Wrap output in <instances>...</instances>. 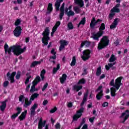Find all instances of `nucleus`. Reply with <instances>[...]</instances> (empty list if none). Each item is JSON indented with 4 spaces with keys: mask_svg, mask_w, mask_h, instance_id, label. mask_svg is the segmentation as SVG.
<instances>
[{
    "mask_svg": "<svg viewBox=\"0 0 129 129\" xmlns=\"http://www.w3.org/2000/svg\"><path fill=\"white\" fill-rule=\"evenodd\" d=\"M26 49L27 46L22 48V46L20 45H14L9 48V45H8L7 43H6L4 45L5 54H8L9 56H12V51L15 56H20V55L23 54L26 51Z\"/></svg>",
    "mask_w": 129,
    "mask_h": 129,
    "instance_id": "obj_1",
    "label": "nucleus"
},
{
    "mask_svg": "<svg viewBox=\"0 0 129 129\" xmlns=\"http://www.w3.org/2000/svg\"><path fill=\"white\" fill-rule=\"evenodd\" d=\"M104 30H105V24L102 23L99 28V31L96 34L93 33L91 38L95 41H99V38L103 35Z\"/></svg>",
    "mask_w": 129,
    "mask_h": 129,
    "instance_id": "obj_2",
    "label": "nucleus"
},
{
    "mask_svg": "<svg viewBox=\"0 0 129 129\" xmlns=\"http://www.w3.org/2000/svg\"><path fill=\"white\" fill-rule=\"evenodd\" d=\"M109 45V39L108 36H103L98 44V50H102L106 48Z\"/></svg>",
    "mask_w": 129,
    "mask_h": 129,
    "instance_id": "obj_3",
    "label": "nucleus"
},
{
    "mask_svg": "<svg viewBox=\"0 0 129 129\" xmlns=\"http://www.w3.org/2000/svg\"><path fill=\"white\" fill-rule=\"evenodd\" d=\"M42 35L43 36L41 39L42 42L45 46H47L49 43L48 41L50 40V37H49L50 35V30H49V27L45 28Z\"/></svg>",
    "mask_w": 129,
    "mask_h": 129,
    "instance_id": "obj_4",
    "label": "nucleus"
},
{
    "mask_svg": "<svg viewBox=\"0 0 129 129\" xmlns=\"http://www.w3.org/2000/svg\"><path fill=\"white\" fill-rule=\"evenodd\" d=\"M39 94L35 93L31 96L30 99L29 101V98L26 97L25 98V103L23 105L24 107L27 108L28 106H30V104H32V101L35 100V98H37L39 96Z\"/></svg>",
    "mask_w": 129,
    "mask_h": 129,
    "instance_id": "obj_5",
    "label": "nucleus"
},
{
    "mask_svg": "<svg viewBox=\"0 0 129 129\" xmlns=\"http://www.w3.org/2000/svg\"><path fill=\"white\" fill-rule=\"evenodd\" d=\"M119 7H120V4H117L111 10L110 13L109 14L108 18L109 20H112L113 17L115 16L114 13H120V10H119Z\"/></svg>",
    "mask_w": 129,
    "mask_h": 129,
    "instance_id": "obj_6",
    "label": "nucleus"
},
{
    "mask_svg": "<svg viewBox=\"0 0 129 129\" xmlns=\"http://www.w3.org/2000/svg\"><path fill=\"white\" fill-rule=\"evenodd\" d=\"M98 91H100L98 92ZM95 92H98L96 96L97 100H100L103 97V90H102V86H99L95 90Z\"/></svg>",
    "mask_w": 129,
    "mask_h": 129,
    "instance_id": "obj_7",
    "label": "nucleus"
},
{
    "mask_svg": "<svg viewBox=\"0 0 129 129\" xmlns=\"http://www.w3.org/2000/svg\"><path fill=\"white\" fill-rule=\"evenodd\" d=\"M91 53V51L89 49H86L83 52V56H82V59L84 60V61H86V60H88L89 58H90V54Z\"/></svg>",
    "mask_w": 129,
    "mask_h": 129,
    "instance_id": "obj_8",
    "label": "nucleus"
},
{
    "mask_svg": "<svg viewBox=\"0 0 129 129\" xmlns=\"http://www.w3.org/2000/svg\"><path fill=\"white\" fill-rule=\"evenodd\" d=\"M22 29L21 26H17L13 31L15 37H16V38H19V37L22 35Z\"/></svg>",
    "mask_w": 129,
    "mask_h": 129,
    "instance_id": "obj_9",
    "label": "nucleus"
},
{
    "mask_svg": "<svg viewBox=\"0 0 129 129\" xmlns=\"http://www.w3.org/2000/svg\"><path fill=\"white\" fill-rule=\"evenodd\" d=\"M122 77H119L115 80L114 88L116 90H118L120 86L121 85V80H122Z\"/></svg>",
    "mask_w": 129,
    "mask_h": 129,
    "instance_id": "obj_10",
    "label": "nucleus"
},
{
    "mask_svg": "<svg viewBox=\"0 0 129 129\" xmlns=\"http://www.w3.org/2000/svg\"><path fill=\"white\" fill-rule=\"evenodd\" d=\"M102 22V20L98 19L97 20L95 19V17H93L91 23L90 24V27L91 29H94V28L96 26V24L99 22Z\"/></svg>",
    "mask_w": 129,
    "mask_h": 129,
    "instance_id": "obj_11",
    "label": "nucleus"
},
{
    "mask_svg": "<svg viewBox=\"0 0 129 129\" xmlns=\"http://www.w3.org/2000/svg\"><path fill=\"white\" fill-rule=\"evenodd\" d=\"M16 74H17L16 72H13L11 74L10 72L7 74V77H9V80H10V83H15V77L16 76Z\"/></svg>",
    "mask_w": 129,
    "mask_h": 129,
    "instance_id": "obj_12",
    "label": "nucleus"
},
{
    "mask_svg": "<svg viewBox=\"0 0 129 129\" xmlns=\"http://www.w3.org/2000/svg\"><path fill=\"white\" fill-rule=\"evenodd\" d=\"M60 14H59V20L61 21L62 19H63V17H64V15L65 14V3H62L61 6L59 9Z\"/></svg>",
    "mask_w": 129,
    "mask_h": 129,
    "instance_id": "obj_13",
    "label": "nucleus"
},
{
    "mask_svg": "<svg viewBox=\"0 0 129 129\" xmlns=\"http://www.w3.org/2000/svg\"><path fill=\"white\" fill-rule=\"evenodd\" d=\"M63 0H56L55 4H54V7L55 9H56V12H58L60 6H61V3H63Z\"/></svg>",
    "mask_w": 129,
    "mask_h": 129,
    "instance_id": "obj_14",
    "label": "nucleus"
},
{
    "mask_svg": "<svg viewBox=\"0 0 129 129\" xmlns=\"http://www.w3.org/2000/svg\"><path fill=\"white\" fill-rule=\"evenodd\" d=\"M7 102H8V100L7 99L1 102L2 105L0 106V110L1 111H5L6 107H7Z\"/></svg>",
    "mask_w": 129,
    "mask_h": 129,
    "instance_id": "obj_15",
    "label": "nucleus"
},
{
    "mask_svg": "<svg viewBox=\"0 0 129 129\" xmlns=\"http://www.w3.org/2000/svg\"><path fill=\"white\" fill-rule=\"evenodd\" d=\"M91 42L87 40H85L82 42L81 43L80 48H83L85 46L86 48H88L89 46H90Z\"/></svg>",
    "mask_w": 129,
    "mask_h": 129,
    "instance_id": "obj_16",
    "label": "nucleus"
},
{
    "mask_svg": "<svg viewBox=\"0 0 129 129\" xmlns=\"http://www.w3.org/2000/svg\"><path fill=\"white\" fill-rule=\"evenodd\" d=\"M87 97H88V91H87L84 95L82 102L81 103V106H83V105H84V103H85L87 100Z\"/></svg>",
    "mask_w": 129,
    "mask_h": 129,
    "instance_id": "obj_17",
    "label": "nucleus"
},
{
    "mask_svg": "<svg viewBox=\"0 0 129 129\" xmlns=\"http://www.w3.org/2000/svg\"><path fill=\"white\" fill-rule=\"evenodd\" d=\"M74 3L77 5L80 8H83L84 7V1L83 0H74Z\"/></svg>",
    "mask_w": 129,
    "mask_h": 129,
    "instance_id": "obj_18",
    "label": "nucleus"
},
{
    "mask_svg": "<svg viewBox=\"0 0 129 129\" xmlns=\"http://www.w3.org/2000/svg\"><path fill=\"white\" fill-rule=\"evenodd\" d=\"M118 18H116L114 20V21L112 23V24L110 26V29L111 30H112L113 29H115L116 28V26H117Z\"/></svg>",
    "mask_w": 129,
    "mask_h": 129,
    "instance_id": "obj_19",
    "label": "nucleus"
},
{
    "mask_svg": "<svg viewBox=\"0 0 129 129\" xmlns=\"http://www.w3.org/2000/svg\"><path fill=\"white\" fill-rule=\"evenodd\" d=\"M52 12H53V4L52 3H49L47 7V11L46 14L47 15H50Z\"/></svg>",
    "mask_w": 129,
    "mask_h": 129,
    "instance_id": "obj_20",
    "label": "nucleus"
},
{
    "mask_svg": "<svg viewBox=\"0 0 129 129\" xmlns=\"http://www.w3.org/2000/svg\"><path fill=\"white\" fill-rule=\"evenodd\" d=\"M67 80V75L66 74H63L61 77L59 78V81L61 84H64V83Z\"/></svg>",
    "mask_w": 129,
    "mask_h": 129,
    "instance_id": "obj_21",
    "label": "nucleus"
},
{
    "mask_svg": "<svg viewBox=\"0 0 129 129\" xmlns=\"http://www.w3.org/2000/svg\"><path fill=\"white\" fill-rule=\"evenodd\" d=\"M40 82H41V78L40 76H37L34 80L32 82V84L38 85V84L40 83Z\"/></svg>",
    "mask_w": 129,
    "mask_h": 129,
    "instance_id": "obj_22",
    "label": "nucleus"
},
{
    "mask_svg": "<svg viewBox=\"0 0 129 129\" xmlns=\"http://www.w3.org/2000/svg\"><path fill=\"white\" fill-rule=\"evenodd\" d=\"M116 89L115 87H111L110 88L111 96L114 97L116 95Z\"/></svg>",
    "mask_w": 129,
    "mask_h": 129,
    "instance_id": "obj_23",
    "label": "nucleus"
},
{
    "mask_svg": "<svg viewBox=\"0 0 129 129\" xmlns=\"http://www.w3.org/2000/svg\"><path fill=\"white\" fill-rule=\"evenodd\" d=\"M47 121L44 120L43 122H38V129H43L45 126Z\"/></svg>",
    "mask_w": 129,
    "mask_h": 129,
    "instance_id": "obj_24",
    "label": "nucleus"
},
{
    "mask_svg": "<svg viewBox=\"0 0 129 129\" xmlns=\"http://www.w3.org/2000/svg\"><path fill=\"white\" fill-rule=\"evenodd\" d=\"M37 85L35 84H32V85L31 86V89H30V92L33 93L35 92L36 91H38V89L36 88V86Z\"/></svg>",
    "mask_w": 129,
    "mask_h": 129,
    "instance_id": "obj_25",
    "label": "nucleus"
},
{
    "mask_svg": "<svg viewBox=\"0 0 129 129\" xmlns=\"http://www.w3.org/2000/svg\"><path fill=\"white\" fill-rule=\"evenodd\" d=\"M85 23H86V18L85 17H84L79 22L78 25V28H79V27H80V25H83V26H84V25H85Z\"/></svg>",
    "mask_w": 129,
    "mask_h": 129,
    "instance_id": "obj_26",
    "label": "nucleus"
},
{
    "mask_svg": "<svg viewBox=\"0 0 129 129\" xmlns=\"http://www.w3.org/2000/svg\"><path fill=\"white\" fill-rule=\"evenodd\" d=\"M40 64H41V61H34L33 62H32L30 65V67H36V66H37V65H40Z\"/></svg>",
    "mask_w": 129,
    "mask_h": 129,
    "instance_id": "obj_27",
    "label": "nucleus"
},
{
    "mask_svg": "<svg viewBox=\"0 0 129 129\" xmlns=\"http://www.w3.org/2000/svg\"><path fill=\"white\" fill-rule=\"evenodd\" d=\"M101 75V67H99L96 72V76L99 77Z\"/></svg>",
    "mask_w": 129,
    "mask_h": 129,
    "instance_id": "obj_28",
    "label": "nucleus"
},
{
    "mask_svg": "<svg viewBox=\"0 0 129 129\" xmlns=\"http://www.w3.org/2000/svg\"><path fill=\"white\" fill-rule=\"evenodd\" d=\"M82 87H83V86H82L75 85L74 86L73 90H76L77 91V92H78V91H79V90H81V89H82Z\"/></svg>",
    "mask_w": 129,
    "mask_h": 129,
    "instance_id": "obj_29",
    "label": "nucleus"
},
{
    "mask_svg": "<svg viewBox=\"0 0 129 129\" xmlns=\"http://www.w3.org/2000/svg\"><path fill=\"white\" fill-rule=\"evenodd\" d=\"M115 60H116V58H115V55H114V54H112L110 58L109 59V62L110 63H111L112 62H114Z\"/></svg>",
    "mask_w": 129,
    "mask_h": 129,
    "instance_id": "obj_30",
    "label": "nucleus"
},
{
    "mask_svg": "<svg viewBox=\"0 0 129 129\" xmlns=\"http://www.w3.org/2000/svg\"><path fill=\"white\" fill-rule=\"evenodd\" d=\"M80 117H81V114H79L77 113L73 116V120L76 121L78 120V118H80Z\"/></svg>",
    "mask_w": 129,
    "mask_h": 129,
    "instance_id": "obj_31",
    "label": "nucleus"
},
{
    "mask_svg": "<svg viewBox=\"0 0 129 129\" xmlns=\"http://www.w3.org/2000/svg\"><path fill=\"white\" fill-rule=\"evenodd\" d=\"M76 65V57L73 56L72 61L71 63V66H75Z\"/></svg>",
    "mask_w": 129,
    "mask_h": 129,
    "instance_id": "obj_32",
    "label": "nucleus"
},
{
    "mask_svg": "<svg viewBox=\"0 0 129 129\" xmlns=\"http://www.w3.org/2000/svg\"><path fill=\"white\" fill-rule=\"evenodd\" d=\"M74 11H75L76 14H80L81 10L78 7L76 6L74 8Z\"/></svg>",
    "mask_w": 129,
    "mask_h": 129,
    "instance_id": "obj_33",
    "label": "nucleus"
},
{
    "mask_svg": "<svg viewBox=\"0 0 129 129\" xmlns=\"http://www.w3.org/2000/svg\"><path fill=\"white\" fill-rule=\"evenodd\" d=\"M24 99L25 100V96L24 95H21L19 98V101L23 103H24Z\"/></svg>",
    "mask_w": 129,
    "mask_h": 129,
    "instance_id": "obj_34",
    "label": "nucleus"
},
{
    "mask_svg": "<svg viewBox=\"0 0 129 129\" xmlns=\"http://www.w3.org/2000/svg\"><path fill=\"white\" fill-rule=\"evenodd\" d=\"M60 45H62V46H67L68 45V41L66 40H60Z\"/></svg>",
    "mask_w": 129,
    "mask_h": 129,
    "instance_id": "obj_35",
    "label": "nucleus"
},
{
    "mask_svg": "<svg viewBox=\"0 0 129 129\" xmlns=\"http://www.w3.org/2000/svg\"><path fill=\"white\" fill-rule=\"evenodd\" d=\"M21 71H18L17 73V75L15 77L16 79H17V80H19L20 79V78H21Z\"/></svg>",
    "mask_w": 129,
    "mask_h": 129,
    "instance_id": "obj_36",
    "label": "nucleus"
},
{
    "mask_svg": "<svg viewBox=\"0 0 129 129\" xmlns=\"http://www.w3.org/2000/svg\"><path fill=\"white\" fill-rule=\"evenodd\" d=\"M84 111V108L82 107L80 108V109L77 111V113L78 114H81V115H82V112H83Z\"/></svg>",
    "mask_w": 129,
    "mask_h": 129,
    "instance_id": "obj_37",
    "label": "nucleus"
},
{
    "mask_svg": "<svg viewBox=\"0 0 129 129\" xmlns=\"http://www.w3.org/2000/svg\"><path fill=\"white\" fill-rule=\"evenodd\" d=\"M75 15V13H74V12L72 11V10H71L69 11V13H67V15L69 17H71L74 16Z\"/></svg>",
    "mask_w": 129,
    "mask_h": 129,
    "instance_id": "obj_38",
    "label": "nucleus"
},
{
    "mask_svg": "<svg viewBox=\"0 0 129 129\" xmlns=\"http://www.w3.org/2000/svg\"><path fill=\"white\" fill-rule=\"evenodd\" d=\"M85 79L84 78H82L79 81L78 84H85Z\"/></svg>",
    "mask_w": 129,
    "mask_h": 129,
    "instance_id": "obj_39",
    "label": "nucleus"
},
{
    "mask_svg": "<svg viewBox=\"0 0 129 129\" xmlns=\"http://www.w3.org/2000/svg\"><path fill=\"white\" fill-rule=\"evenodd\" d=\"M57 109H58L57 108V107L55 106V107H54L53 108L51 109L49 111V112H50V113H54V112H56V111H57Z\"/></svg>",
    "mask_w": 129,
    "mask_h": 129,
    "instance_id": "obj_40",
    "label": "nucleus"
},
{
    "mask_svg": "<svg viewBox=\"0 0 129 129\" xmlns=\"http://www.w3.org/2000/svg\"><path fill=\"white\" fill-rule=\"evenodd\" d=\"M126 113H129L128 109L126 110L125 112L122 113L121 116H120V118H122V117H123V116H124V115H125Z\"/></svg>",
    "mask_w": 129,
    "mask_h": 129,
    "instance_id": "obj_41",
    "label": "nucleus"
},
{
    "mask_svg": "<svg viewBox=\"0 0 129 129\" xmlns=\"http://www.w3.org/2000/svg\"><path fill=\"white\" fill-rule=\"evenodd\" d=\"M128 118H129V113L125 115L123 120L120 122H121L122 123H124V122H125V120H126Z\"/></svg>",
    "mask_w": 129,
    "mask_h": 129,
    "instance_id": "obj_42",
    "label": "nucleus"
},
{
    "mask_svg": "<svg viewBox=\"0 0 129 129\" xmlns=\"http://www.w3.org/2000/svg\"><path fill=\"white\" fill-rule=\"evenodd\" d=\"M19 114H18V113H16L13 114L12 116H11V118L12 119H16V117H18V116H19Z\"/></svg>",
    "mask_w": 129,
    "mask_h": 129,
    "instance_id": "obj_43",
    "label": "nucleus"
},
{
    "mask_svg": "<svg viewBox=\"0 0 129 129\" xmlns=\"http://www.w3.org/2000/svg\"><path fill=\"white\" fill-rule=\"evenodd\" d=\"M68 27L70 30H72L73 29V24L72 22H70L68 24Z\"/></svg>",
    "mask_w": 129,
    "mask_h": 129,
    "instance_id": "obj_44",
    "label": "nucleus"
},
{
    "mask_svg": "<svg viewBox=\"0 0 129 129\" xmlns=\"http://www.w3.org/2000/svg\"><path fill=\"white\" fill-rule=\"evenodd\" d=\"M28 112V111L27 110H26L25 111L21 113V115L22 116V117H23V118H26V115H27V113Z\"/></svg>",
    "mask_w": 129,
    "mask_h": 129,
    "instance_id": "obj_45",
    "label": "nucleus"
},
{
    "mask_svg": "<svg viewBox=\"0 0 129 129\" xmlns=\"http://www.w3.org/2000/svg\"><path fill=\"white\" fill-rule=\"evenodd\" d=\"M28 112V111L27 110H26L25 111L21 113V115L22 116V117H23V118H26V115H27V113Z\"/></svg>",
    "mask_w": 129,
    "mask_h": 129,
    "instance_id": "obj_46",
    "label": "nucleus"
},
{
    "mask_svg": "<svg viewBox=\"0 0 129 129\" xmlns=\"http://www.w3.org/2000/svg\"><path fill=\"white\" fill-rule=\"evenodd\" d=\"M16 110H17V113H18V114H20L21 112H22V110H23V109L22 108V107H18L16 108Z\"/></svg>",
    "mask_w": 129,
    "mask_h": 129,
    "instance_id": "obj_47",
    "label": "nucleus"
},
{
    "mask_svg": "<svg viewBox=\"0 0 129 129\" xmlns=\"http://www.w3.org/2000/svg\"><path fill=\"white\" fill-rule=\"evenodd\" d=\"M21 24V20L20 19H17L15 22V25L16 26H19V25Z\"/></svg>",
    "mask_w": 129,
    "mask_h": 129,
    "instance_id": "obj_48",
    "label": "nucleus"
},
{
    "mask_svg": "<svg viewBox=\"0 0 129 129\" xmlns=\"http://www.w3.org/2000/svg\"><path fill=\"white\" fill-rule=\"evenodd\" d=\"M38 108V104L35 103L31 107V110H36V108Z\"/></svg>",
    "mask_w": 129,
    "mask_h": 129,
    "instance_id": "obj_49",
    "label": "nucleus"
},
{
    "mask_svg": "<svg viewBox=\"0 0 129 129\" xmlns=\"http://www.w3.org/2000/svg\"><path fill=\"white\" fill-rule=\"evenodd\" d=\"M31 78H32V76H29V77H28L26 80H25V84L27 85L28 84V83H29V82H30V79H31Z\"/></svg>",
    "mask_w": 129,
    "mask_h": 129,
    "instance_id": "obj_50",
    "label": "nucleus"
},
{
    "mask_svg": "<svg viewBox=\"0 0 129 129\" xmlns=\"http://www.w3.org/2000/svg\"><path fill=\"white\" fill-rule=\"evenodd\" d=\"M109 85L110 86H113V87H114V79L111 80V81L110 82Z\"/></svg>",
    "mask_w": 129,
    "mask_h": 129,
    "instance_id": "obj_51",
    "label": "nucleus"
},
{
    "mask_svg": "<svg viewBox=\"0 0 129 129\" xmlns=\"http://www.w3.org/2000/svg\"><path fill=\"white\" fill-rule=\"evenodd\" d=\"M48 86H49V84H48V83H46L43 86V87L42 88V91H45Z\"/></svg>",
    "mask_w": 129,
    "mask_h": 129,
    "instance_id": "obj_52",
    "label": "nucleus"
},
{
    "mask_svg": "<svg viewBox=\"0 0 129 129\" xmlns=\"http://www.w3.org/2000/svg\"><path fill=\"white\" fill-rule=\"evenodd\" d=\"M9 84H10V82L8 81H6L4 83L3 86L4 87H8Z\"/></svg>",
    "mask_w": 129,
    "mask_h": 129,
    "instance_id": "obj_53",
    "label": "nucleus"
},
{
    "mask_svg": "<svg viewBox=\"0 0 129 129\" xmlns=\"http://www.w3.org/2000/svg\"><path fill=\"white\" fill-rule=\"evenodd\" d=\"M30 87H31V84H28L26 86V88L25 89V91H26V92H29V91H30Z\"/></svg>",
    "mask_w": 129,
    "mask_h": 129,
    "instance_id": "obj_54",
    "label": "nucleus"
},
{
    "mask_svg": "<svg viewBox=\"0 0 129 129\" xmlns=\"http://www.w3.org/2000/svg\"><path fill=\"white\" fill-rule=\"evenodd\" d=\"M84 123H85V118H83L82 120V122H81L80 124L79 125L80 126H82L83 125V124H84Z\"/></svg>",
    "mask_w": 129,
    "mask_h": 129,
    "instance_id": "obj_55",
    "label": "nucleus"
},
{
    "mask_svg": "<svg viewBox=\"0 0 129 129\" xmlns=\"http://www.w3.org/2000/svg\"><path fill=\"white\" fill-rule=\"evenodd\" d=\"M36 110H31V112H30V114L31 115V116H34V115H35V114H36Z\"/></svg>",
    "mask_w": 129,
    "mask_h": 129,
    "instance_id": "obj_56",
    "label": "nucleus"
},
{
    "mask_svg": "<svg viewBox=\"0 0 129 129\" xmlns=\"http://www.w3.org/2000/svg\"><path fill=\"white\" fill-rule=\"evenodd\" d=\"M102 106L103 107H106V106H108V102H105L103 103V104H102Z\"/></svg>",
    "mask_w": 129,
    "mask_h": 129,
    "instance_id": "obj_57",
    "label": "nucleus"
},
{
    "mask_svg": "<svg viewBox=\"0 0 129 129\" xmlns=\"http://www.w3.org/2000/svg\"><path fill=\"white\" fill-rule=\"evenodd\" d=\"M60 25H61V22L60 21H57L56 22V23H55L54 26L56 27L57 28H58V27L60 26Z\"/></svg>",
    "mask_w": 129,
    "mask_h": 129,
    "instance_id": "obj_58",
    "label": "nucleus"
},
{
    "mask_svg": "<svg viewBox=\"0 0 129 129\" xmlns=\"http://www.w3.org/2000/svg\"><path fill=\"white\" fill-rule=\"evenodd\" d=\"M56 129H60V127H61V125L60 124V123H57L55 125Z\"/></svg>",
    "mask_w": 129,
    "mask_h": 129,
    "instance_id": "obj_59",
    "label": "nucleus"
},
{
    "mask_svg": "<svg viewBox=\"0 0 129 129\" xmlns=\"http://www.w3.org/2000/svg\"><path fill=\"white\" fill-rule=\"evenodd\" d=\"M63 49H65V46L64 45H62L61 44H60V45L59 47V51L60 52H61V51H62V50H63Z\"/></svg>",
    "mask_w": 129,
    "mask_h": 129,
    "instance_id": "obj_60",
    "label": "nucleus"
},
{
    "mask_svg": "<svg viewBox=\"0 0 129 129\" xmlns=\"http://www.w3.org/2000/svg\"><path fill=\"white\" fill-rule=\"evenodd\" d=\"M45 74H46V70H45V69H43L41 71V73H40V75H43L44 76Z\"/></svg>",
    "mask_w": 129,
    "mask_h": 129,
    "instance_id": "obj_61",
    "label": "nucleus"
},
{
    "mask_svg": "<svg viewBox=\"0 0 129 129\" xmlns=\"http://www.w3.org/2000/svg\"><path fill=\"white\" fill-rule=\"evenodd\" d=\"M104 78H105V74H102L99 77L100 80H101V79H103Z\"/></svg>",
    "mask_w": 129,
    "mask_h": 129,
    "instance_id": "obj_62",
    "label": "nucleus"
},
{
    "mask_svg": "<svg viewBox=\"0 0 129 129\" xmlns=\"http://www.w3.org/2000/svg\"><path fill=\"white\" fill-rule=\"evenodd\" d=\"M57 69H56V68H54L52 71V74H55L56 73H57Z\"/></svg>",
    "mask_w": 129,
    "mask_h": 129,
    "instance_id": "obj_63",
    "label": "nucleus"
},
{
    "mask_svg": "<svg viewBox=\"0 0 129 129\" xmlns=\"http://www.w3.org/2000/svg\"><path fill=\"white\" fill-rule=\"evenodd\" d=\"M82 129H88V125H87L86 124H85L82 127Z\"/></svg>",
    "mask_w": 129,
    "mask_h": 129,
    "instance_id": "obj_64",
    "label": "nucleus"
}]
</instances>
